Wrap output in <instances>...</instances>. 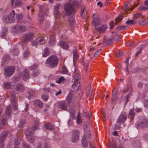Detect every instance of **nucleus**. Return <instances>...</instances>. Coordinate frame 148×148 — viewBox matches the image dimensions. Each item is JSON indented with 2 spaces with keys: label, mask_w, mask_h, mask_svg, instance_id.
<instances>
[{
  "label": "nucleus",
  "mask_w": 148,
  "mask_h": 148,
  "mask_svg": "<svg viewBox=\"0 0 148 148\" xmlns=\"http://www.w3.org/2000/svg\"><path fill=\"white\" fill-rule=\"evenodd\" d=\"M11 84L10 82H8L4 83L3 84V86L4 88L9 89L11 87Z\"/></svg>",
  "instance_id": "46"
},
{
  "label": "nucleus",
  "mask_w": 148,
  "mask_h": 148,
  "mask_svg": "<svg viewBox=\"0 0 148 148\" xmlns=\"http://www.w3.org/2000/svg\"><path fill=\"white\" fill-rule=\"evenodd\" d=\"M20 142L19 138H16L14 140V148H19Z\"/></svg>",
  "instance_id": "34"
},
{
  "label": "nucleus",
  "mask_w": 148,
  "mask_h": 148,
  "mask_svg": "<svg viewBox=\"0 0 148 148\" xmlns=\"http://www.w3.org/2000/svg\"><path fill=\"white\" fill-rule=\"evenodd\" d=\"M7 124V118L5 116H3L1 123V128H4Z\"/></svg>",
  "instance_id": "20"
},
{
  "label": "nucleus",
  "mask_w": 148,
  "mask_h": 148,
  "mask_svg": "<svg viewBox=\"0 0 148 148\" xmlns=\"http://www.w3.org/2000/svg\"><path fill=\"white\" fill-rule=\"evenodd\" d=\"M139 126L142 128L148 127V120L146 119H143L141 121Z\"/></svg>",
  "instance_id": "22"
},
{
  "label": "nucleus",
  "mask_w": 148,
  "mask_h": 148,
  "mask_svg": "<svg viewBox=\"0 0 148 148\" xmlns=\"http://www.w3.org/2000/svg\"><path fill=\"white\" fill-rule=\"evenodd\" d=\"M14 89L18 92H21L24 90V86L21 84H17L13 86Z\"/></svg>",
  "instance_id": "14"
},
{
  "label": "nucleus",
  "mask_w": 148,
  "mask_h": 148,
  "mask_svg": "<svg viewBox=\"0 0 148 148\" xmlns=\"http://www.w3.org/2000/svg\"><path fill=\"white\" fill-rule=\"evenodd\" d=\"M65 80V79L64 78V77L63 76H62L58 80L56 81V82L60 84L62 82Z\"/></svg>",
  "instance_id": "54"
},
{
  "label": "nucleus",
  "mask_w": 148,
  "mask_h": 148,
  "mask_svg": "<svg viewBox=\"0 0 148 148\" xmlns=\"http://www.w3.org/2000/svg\"><path fill=\"white\" fill-rule=\"evenodd\" d=\"M7 133L5 132H3L0 137V143H2L4 141L7 136Z\"/></svg>",
  "instance_id": "31"
},
{
  "label": "nucleus",
  "mask_w": 148,
  "mask_h": 148,
  "mask_svg": "<svg viewBox=\"0 0 148 148\" xmlns=\"http://www.w3.org/2000/svg\"><path fill=\"white\" fill-rule=\"evenodd\" d=\"M138 23L140 25H144L148 24V20L144 19L139 21Z\"/></svg>",
  "instance_id": "40"
},
{
  "label": "nucleus",
  "mask_w": 148,
  "mask_h": 148,
  "mask_svg": "<svg viewBox=\"0 0 148 148\" xmlns=\"http://www.w3.org/2000/svg\"><path fill=\"white\" fill-rule=\"evenodd\" d=\"M133 9L134 8L133 7H132L131 8H129L127 4H125L123 8V9L125 12L126 14L127 13L128 11H132Z\"/></svg>",
  "instance_id": "29"
},
{
  "label": "nucleus",
  "mask_w": 148,
  "mask_h": 148,
  "mask_svg": "<svg viewBox=\"0 0 148 148\" xmlns=\"http://www.w3.org/2000/svg\"><path fill=\"white\" fill-rule=\"evenodd\" d=\"M60 108L64 110L66 109L67 106L66 103L64 102H62L59 105Z\"/></svg>",
  "instance_id": "42"
},
{
  "label": "nucleus",
  "mask_w": 148,
  "mask_h": 148,
  "mask_svg": "<svg viewBox=\"0 0 148 148\" xmlns=\"http://www.w3.org/2000/svg\"><path fill=\"white\" fill-rule=\"evenodd\" d=\"M91 86L90 85H88L87 86L86 88V91L87 92V94L89 95L90 94L91 90Z\"/></svg>",
  "instance_id": "53"
},
{
  "label": "nucleus",
  "mask_w": 148,
  "mask_h": 148,
  "mask_svg": "<svg viewBox=\"0 0 148 148\" xmlns=\"http://www.w3.org/2000/svg\"><path fill=\"white\" fill-rule=\"evenodd\" d=\"M73 89L75 91L79 90L81 88L80 83L79 82L74 81L72 85Z\"/></svg>",
  "instance_id": "18"
},
{
  "label": "nucleus",
  "mask_w": 148,
  "mask_h": 148,
  "mask_svg": "<svg viewBox=\"0 0 148 148\" xmlns=\"http://www.w3.org/2000/svg\"><path fill=\"white\" fill-rule=\"evenodd\" d=\"M8 31L6 29L3 30L2 32L0 34V36L2 38H5L6 37V33Z\"/></svg>",
  "instance_id": "45"
},
{
  "label": "nucleus",
  "mask_w": 148,
  "mask_h": 148,
  "mask_svg": "<svg viewBox=\"0 0 148 148\" xmlns=\"http://www.w3.org/2000/svg\"><path fill=\"white\" fill-rule=\"evenodd\" d=\"M45 128L49 130H53L55 129V127L50 122L46 123L44 125Z\"/></svg>",
  "instance_id": "19"
},
{
  "label": "nucleus",
  "mask_w": 148,
  "mask_h": 148,
  "mask_svg": "<svg viewBox=\"0 0 148 148\" xmlns=\"http://www.w3.org/2000/svg\"><path fill=\"white\" fill-rule=\"evenodd\" d=\"M62 5L59 4H57L54 6L53 10V14L56 18H59L61 16V13L60 10L62 9Z\"/></svg>",
  "instance_id": "11"
},
{
  "label": "nucleus",
  "mask_w": 148,
  "mask_h": 148,
  "mask_svg": "<svg viewBox=\"0 0 148 148\" xmlns=\"http://www.w3.org/2000/svg\"><path fill=\"white\" fill-rule=\"evenodd\" d=\"M38 66L37 64H34L29 67V69L31 70H35L38 67Z\"/></svg>",
  "instance_id": "52"
},
{
  "label": "nucleus",
  "mask_w": 148,
  "mask_h": 148,
  "mask_svg": "<svg viewBox=\"0 0 148 148\" xmlns=\"http://www.w3.org/2000/svg\"><path fill=\"white\" fill-rule=\"evenodd\" d=\"M27 29L26 27L23 25H17L13 27L12 30L16 33H22L25 32Z\"/></svg>",
  "instance_id": "6"
},
{
  "label": "nucleus",
  "mask_w": 148,
  "mask_h": 148,
  "mask_svg": "<svg viewBox=\"0 0 148 148\" xmlns=\"http://www.w3.org/2000/svg\"><path fill=\"white\" fill-rule=\"evenodd\" d=\"M56 40L55 38V35L54 34L51 35L49 37V43L50 45H52L54 44Z\"/></svg>",
  "instance_id": "24"
},
{
  "label": "nucleus",
  "mask_w": 148,
  "mask_h": 148,
  "mask_svg": "<svg viewBox=\"0 0 148 148\" xmlns=\"http://www.w3.org/2000/svg\"><path fill=\"white\" fill-rule=\"evenodd\" d=\"M29 51L28 49H27L24 52L23 54V58H26L28 57L29 55Z\"/></svg>",
  "instance_id": "48"
},
{
  "label": "nucleus",
  "mask_w": 148,
  "mask_h": 148,
  "mask_svg": "<svg viewBox=\"0 0 148 148\" xmlns=\"http://www.w3.org/2000/svg\"><path fill=\"white\" fill-rule=\"evenodd\" d=\"M40 74V72L38 70H37L36 71H33L32 74L33 76L36 77L38 76Z\"/></svg>",
  "instance_id": "55"
},
{
  "label": "nucleus",
  "mask_w": 148,
  "mask_h": 148,
  "mask_svg": "<svg viewBox=\"0 0 148 148\" xmlns=\"http://www.w3.org/2000/svg\"><path fill=\"white\" fill-rule=\"evenodd\" d=\"M60 45L63 49L68 50L69 49V46L67 43L63 41L60 42Z\"/></svg>",
  "instance_id": "26"
},
{
  "label": "nucleus",
  "mask_w": 148,
  "mask_h": 148,
  "mask_svg": "<svg viewBox=\"0 0 148 148\" xmlns=\"http://www.w3.org/2000/svg\"><path fill=\"white\" fill-rule=\"evenodd\" d=\"M11 107L10 106H9L7 107L5 110L6 115L8 116H9L11 114Z\"/></svg>",
  "instance_id": "36"
},
{
  "label": "nucleus",
  "mask_w": 148,
  "mask_h": 148,
  "mask_svg": "<svg viewBox=\"0 0 148 148\" xmlns=\"http://www.w3.org/2000/svg\"><path fill=\"white\" fill-rule=\"evenodd\" d=\"M74 108L73 107H71L69 112L70 117L73 119H75V110L74 109Z\"/></svg>",
  "instance_id": "27"
},
{
  "label": "nucleus",
  "mask_w": 148,
  "mask_h": 148,
  "mask_svg": "<svg viewBox=\"0 0 148 148\" xmlns=\"http://www.w3.org/2000/svg\"><path fill=\"white\" fill-rule=\"evenodd\" d=\"M74 47L75 49L73 51V60L74 62H75L77 60L78 58V55L77 53L76 47L74 46Z\"/></svg>",
  "instance_id": "23"
},
{
  "label": "nucleus",
  "mask_w": 148,
  "mask_h": 148,
  "mask_svg": "<svg viewBox=\"0 0 148 148\" xmlns=\"http://www.w3.org/2000/svg\"><path fill=\"white\" fill-rule=\"evenodd\" d=\"M39 124V123L38 121L36 120L35 121L34 124V125L33 126L32 130L34 131V130H35L36 129H38V127Z\"/></svg>",
  "instance_id": "44"
},
{
  "label": "nucleus",
  "mask_w": 148,
  "mask_h": 148,
  "mask_svg": "<svg viewBox=\"0 0 148 148\" xmlns=\"http://www.w3.org/2000/svg\"><path fill=\"white\" fill-rule=\"evenodd\" d=\"M16 17L17 19L20 20L23 18V16L21 14H16Z\"/></svg>",
  "instance_id": "57"
},
{
  "label": "nucleus",
  "mask_w": 148,
  "mask_h": 148,
  "mask_svg": "<svg viewBox=\"0 0 148 148\" xmlns=\"http://www.w3.org/2000/svg\"><path fill=\"white\" fill-rule=\"evenodd\" d=\"M50 54V52L49 49L47 47L45 48L44 51L42 56L43 57H46Z\"/></svg>",
  "instance_id": "32"
},
{
  "label": "nucleus",
  "mask_w": 148,
  "mask_h": 148,
  "mask_svg": "<svg viewBox=\"0 0 148 148\" xmlns=\"http://www.w3.org/2000/svg\"><path fill=\"white\" fill-rule=\"evenodd\" d=\"M48 96L47 95L44 94L42 95V98L45 101H47L48 98Z\"/></svg>",
  "instance_id": "61"
},
{
  "label": "nucleus",
  "mask_w": 148,
  "mask_h": 148,
  "mask_svg": "<svg viewBox=\"0 0 148 148\" xmlns=\"http://www.w3.org/2000/svg\"><path fill=\"white\" fill-rule=\"evenodd\" d=\"M93 22L95 25H99L100 22V20L99 18L98 17H96L94 18L93 20Z\"/></svg>",
  "instance_id": "41"
},
{
  "label": "nucleus",
  "mask_w": 148,
  "mask_h": 148,
  "mask_svg": "<svg viewBox=\"0 0 148 148\" xmlns=\"http://www.w3.org/2000/svg\"><path fill=\"white\" fill-rule=\"evenodd\" d=\"M112 39L114 40L115 41H118L119 39V36L116 33H113L112 34Z\"/></svg>",
  "instance_id": "39"
},
{
  "label": "nucleus",
  "mask_w": 148,
  "mask_h": 148,
  "mask_svg": "<svg viewBox=\"0 0 148 148\" xmlns=\"http://www.w3.org/2000/svg\"><path fill=\"white\" fill-rule=\"evenodd\" d=\"M38 44V42L36 38L35 40L31 41V45L33 46L36 47H37Z\"/></svg>",
  "instance_id": "51"
},
{
  "label": "nucleus",
  "mask_w": 148,
  "mask_h": 148,
  "mask_svg": "<svg viewBox=\"0 0 148 148\" xmlns=\"http://www.w3.org/2000/svg\"><path fill=\"white\" fill-rule=\"evenodd\" d=\"M82 118L80 115L79 112L77 116V123L78 124L82 123Z\"/></svg>",
  "instance_id": "47"
},
{
  "label": "nucleus",
  "mask_w": 148,
  "mask_h": 148,
  "mask_svg": "<svg viewBox=\"0 0 148 148\" xmlns=\"http://www.w3.org/2000/svg\"><path fill=\"white\" fill-rule=\"evenodd\" d=\"M16 93L15 91H10V101L11 103H15L17 101V99L16 98Z\"/></svg>",
  "instance_id": "17"
},
{
  "label": "nucleus",
  "mask_w": 148,
  "mask_h": 148,
  "mask_svg": "<svg viewBox=\"0 0 148 148\" xmlns=\"http://www.w3.org/2000/svg\"><path fill=\"white\" fill-rule=\"evenodd\" d=\"M135 113L134 112V110L132 109H131L129 110L128 114V118H129L131 121L133 120Z\"/></svg>",
  "instance_id": "30"
},
{
  "label": "nucleus",
  "mask_w": 148,
  "mask_h": 148,
  "mask_svg": "<svg viewBox=\"0 0 148 148\" xmlns=\"http://www.w3.org/2000/svg\"><path fill=\"white\" fill-rule=\"evenodd\" d=\"M40 10L39 14V20L40 23L42 24L44 21L45 18L47 17V15L45 13V11H47V9H46L45 10L44 9V7L43 6H41L40 7Z\"/></svg>",
  "instance_id": "7"
},
{
  "label": "nucleus",
  "mask_w": 148,
  "mask_h": 148,
  "mask_svg": "<svg viewBox=\"0 0 148 148\" xmlns=\"http://www.w3.org/2000/svg\"><path fill=\"white\" fill-rule=\"evenodd\" d=\"M28 93L30 97H34L35 95V92L34 91L32 90L29 91L28 92Z\"/></svg>",
  "instance_id": "62"
},
{
  "label": "nucleus",
  "mask_w": 148,
  "mask_h": 148,
  "mask_svg": "<svg viewBox=\"0 0 148 148\" xmlns=\"http://www.w3.org/2000/svg\"><path fill=\"white\" fill-rule=\"evenodd\" d=\"M23 4L22 0H16L15 2V6L17 7H21L23 5Z\"/></svg>",
  "instance_id": "38"
},
{
  "label": "nucleus",
  "mask_w": 148,
  "mask_h": 148,
  "mask_svg": "<svg viewBox=\"0 0 148 148\" xmlns=\"http://www.w3.org/2000/svg\"><path fill=\"white\" fill-rule=\"evenodd\" d=\"M68 21L71 24H73L75 23L74 18L73 17L69 18L68 19Z\"/></svg>",
  "instance_id": "58"
},
{
  "label": "nucleus",
  "mask_w": 148,
  "mask_h": 148,
  "mask_svg": "<svg viewBox=\"0 0 148 148\" xmlns=\"http://www.w3.org/2000/svg\"><path fill=\"white\" fill-rule=\"evenodd\" d=\"M62 73L63 74H67L68 73V71L66 66L63 65L62 67Z\"/></svg>",
  "instance_id": "50"
},
{
  "label": "nucleus",
  "mask_w": 148,
  "mask_h": 148,
  "mask_svg": "<svg viewBox=\"0 0 148 148\" xmlns=\"http://www.w3.org/2000/svg\"><path fill=\"white\" fill-rule=\"evenodd\" d=\"M123 54V52L122 51H118L116 53L115 56L117 57H119L121 56Z\"/></svg>",
  "instance_id": "56"
},
{
  "label": "nucleus",
  "mask_w": 148,
  "mask_h": 148,
  "mask_svg": "<svg viewBox=\"0 0 148 148\" xmlns=\"http://www.w3.org/2000/svg\"><path fill=\"white\" fill-rule=\"evenodd\" d=\"M131 92L124 97L123 101L124 104V106L127 104V102L128 101L129 99L130 98V96L131 95Z\"/></svg>",
  "instance_id": "35"
},
{
  "label": "nucleus",
  "mask_w": 148,
  "mask_h": 148,
  "mask_svg": "<svg viewBox=\"0 0 148 148\" xmlns=\"http://www.w3.org/2000/svg\"><path fill=\"white\" fill-rule=\"evenodd\" d=\"M38 43L41 45H43L45 44V42L44 38L42 37H40L36 38Z\"/></svg>",
  "instance_id": "43"
},
{
  "label": "nucleus",
  "mask_w": 148,
  "mask_h": 148,
  "mask_svg": "<svg viewBox=\"0 0 148 148\" xmlns=\"http://www.w3.org/2000/svg\"><path fill=\"white\" fill-rule=\"evenodd\" d=\"M112 97L111 99V102L113 103L117 97V95L118 94L117 91L116 89H114L112 91Z\"/></svg>",
  "instance_id": "21"
},
{
  "label": "nucleus",
  "mask_w": 148,
  "mask_h": 148,
  "mask_svg": "<svg viewBox=\"0 0 148 148\" xmlns=\"http://www.w3.org/2000/svg\"><path fill=\"white\" fill-rule=\"evenodd\" d=\"M79 131L75 130L73 132L72 135L71 141L73 143H76L79 140Z\"/></svg>",
  "instance_id": "12"
},
{
  "label": "nucleus",
  "mask_w": 148,
  "mask_h": 148,
  "mask_svg": "<svg viewBox=\"0 0 148 148\" xmlns=\"http://www.w3.org/2000/svg\"><path fill=\"white\" fill-rule=\"evenodd\" d=\"M17 102H16L15 103H11L12 106H13V109L14 110H17L18 109Z\"/></svg>",
  "instance_id": "59"
},
{
  "label": "nucleus",
  "mask_w": 148,
  "mask_h": 148,
  "mask_svg": "<svg viewBox=\"0 0 148 148\" xmlns=\"http://www.w3.org/2000/svg\"><path fill=\"white\" fill-rule=\"evenodd\" d=\"M101 51L102 49H99L95 53L94 55V57H96L97 56H98L99 54L101 52Z\"/></svg>",
  "instance_id": "63"
},
{
  "label": "nucleus",
  "mask_w": 148,
  "mask_h": 148,
  "mask_svg": "<svg viewBox=\"0 0 148 148\" xmlns=\"http://www.w3.org/2000/svg\"><path fill=\"white\" fill-rule=\"evenodd\" d=\"M123 18V16L121 15H119V16L115 19V24H116L118 23V21L120 22L122 20Z\"/></svg>",
  "instance_id": "49"
},
{
  "label": "nucleus",
  "mask_w": 148,
  "mask_h": 148,
  "mask_svg": "<svg viewBox=\"0 0 148 148\" xmlns=\"http://www.w3.org/2000/svg\"><path fill=\"white\" fill-rule=\"evenodd\" d=\"M10 57L9 55L4 56L2 59V63L3 64L7 63L9 60Z\"/></svg>",
  "instance_id": "37"
},
{
  "label": "nucleus",
  "mask_w": 148,
  "mask_h": 148,
  "mask_svg": "<svg viewBox=\"0 0 148 148\" xmlns=\"http://www.w3.org/2000/svg\"><path fill=\"white\" fill-rule=\"evenodd\" d=\"M86 134H84V135L82 139V144L83 147H86L88 146V143L87 140H86V137L85 136Z\"/></svg>",
  "instance_id": "28"
},
{
  "label": "nucleus",
  "mask_w": 148,
  "mask_h": 148,
  "mask_svg": "<svg viewBox=\"0 0 148 148\" xmlns=\"http://www.w3.org/2000/svg\"><path fill=\"white\" fill-rule=\"evenodd\" d=\"M127 117V115L125 112H122L120 114L118 117L116 123H119V124L120 125L121 123H123L125 122Z\"/></svg>",
  "instance_id": "10"
},
{
  "label": "nucleus",
  "mask_w": 148,
  "mask_h": 148,
  "mask_svg": "<svg viewBox=\"0 0 148 148\" xmlns=\"http://www.w3.org/2000/svg\"><path fill=\"white\" fill-rule=\"evenodd\" d=\"M81 62L82 65L85 67L86 71L87 72L88 70L87 68L88 66L89 61L88 60L85 61L83 58H82L81 60Z\"/></svg>",
  "instance_id": "25"
},
{
  "label": "nucleus",
  "mask_w": 148,
  "mask_h": 148,
  "mask_svg": "<svg viewBox=\"0 0 148 148\" xmlns=\"http://www.w3.org/2000/svg\"><path fill=\"white\" fill-rule=\"evenodd\" d=\"M34 103L35 106H38L40 108H42L43 106V103L39 100H36L34 102Z\"/></svg>",
  "instance_id": "33"
},
{
  "label": "nucleus",
  "mask_w": 148,
  "mask_h": 148,
  "mask_svg": "<svg viewBox=\"0 0 148 148\" xmlns=\"http://www.w3.org/2000/svg\"><path fill=\"white\" fill-rule=\"evenodd\" d=\"M107 28V25L106 24L103 25L99 28L96 27V30L100 34L104 33Z\"/></svg>",
  "instance_id": "16"
},
{
  "label": "nucleus",
  "mask_w": 148,
  "mask_h": 148,
  "mask_svg": "<svg viewBox=\"0 0 148 148\" xmlns=\"http://www.w3.org/2000/svg\"><path fill=\"white\" fill-rule=\"evenodd\" d=\"M77 2H75L73 4H66L64 5V9L67 15H69L71 13L75 12L74 4H77Z\"/></svg>",
  "instance_id": "2"
},
{
  "label": "nucleus",
  "mask_w": 148,
  "mask_h": 148,
  "mask_svg": "<svg viewBox=\"0 0 148 148\" xmlns=\"http://www.w3.org/2000/svg\"><path fill=\"white\" fill-rule=\"evenodd\" d=\"M22 145L25 148H30V146L28 145L25 142L22 143Z\"/></svg>",
  "instance_id": "64"
},
{
  "label": "nucleus",
  "mask_w": 148,
  "mask_h": 148,
  "mask_svg": "<svg viewBox=\"0 0 148 148\" xmlns=\"http://www.w3.org/2000/svg\"><path fill=\"white\" fill-rule=\"evenodd\" d=\"M67 102L69 106H71V107H74L75 103L76 101V99L74 95L71 93H69L66 98Z\"/></svg>",
  "instance_id": "5"
},
{
  "label": "nucleus",
  "mask_w": 148,
  "mask_h": 148,
  "mask_svg": "<svg viewBox=\"0 0 148 148\" xmlns=\"http://www.w3.org/2000/svg\"><path fill=\"white\" fill-rule=\"evenodd\" d=\"M15 70V68L14 66H10L7 67L4 69V74L6 77H10L14 73Z\"/></svg>",
  "instance_id": "9"
},
{
  "label": "nucleus",
  "mask_w": 148,
  "mask_h": 148,
  "mask_svg": "<svg viewBox=\"0 0 148 148\" xmlns=\"http://www.w3.org/2000/svg\"><path fill=\"white\" fill-rule=\"evenodd\" d=\"M22 79L25 81H26L29 78V72L27 69L24 70L22 74Z\"/></svg>",
  "instance_id": "15"
},
{
  "label": "nucleus",
  "mask_w": 148,
  "mask_h": 148,
  "mask_svg": "<svg viewBox=\"0 0 148 148\" xmlns=\"http://www.w3.org/2000/svg\"><path fill=\"white\" fill-rule=\"evenodd\" d=\"M35 37L34 33L32 32H29L23 35L22 38V42L27 43L29 42Z\"/></svg>",
  "instance_id": "3"
},
{
  "label": "nucleus",
  "mask_w": 148,
  "mask_h": 148,
  "mask_svg": "<svg viewBox=\"0 0 148 148\" xmlns=\"http://www.w3.org/2000/svg\"><path fill=\"white\" fill-rule=\"evenodd\" d=\"M13 52L14 56H18L19 53V50L17 49H13Z\"/></svg>",
  "instance_id": "60"
},
{
  "label": "nucleus",
  "mask_w": 148,
  "mask_h": 148,
  "mask_svg": "<svg viewBox=\"0 0 148 148\" xmlns=\"http://www.w3.org/2000/svg\"><path fill=\"white\" fill-rule=\"evenodd\" d=\"M2 20L3 22L6 23H12L15 21V18L11 14L5 15L3 16Z\"/></svg>",
  "instance_id": "8"
},
{
  "label": "nucleus",
  "mask_w": 148,
  "mask_h": 148,
  "mask_svg": "<svg viewBox=\"0 0 148 148\" xmlns=\"http://www.w3.org/2000/svg\"><path fill=\"white\" fill-rule=\"evenodd\" d=\"M73 77L74 81L79 82L81 79V76L80 72L76 68L75 69Z\"/></svg>",
  "instance_id": "13"
},
{
  "label": "nucleus",
  "mask_w": 148,
  "mask_h": 148,
  "mask_svg": "<svg viewBox=\"0 0 148 148\" xmlns=\"http://www.w3.org/2000/svg\"><path fill=\"white\" fill-rule=\"evenodd\" d=\"M59 60L57 57L54 55L49 56L45 62V65L49 68H55L58 65Z\"/></svg>",
  "instance_id": "1"
},
{
  "label": "nucleus",
  "mask_w": 148,
  "mask_h": 148,
  "mask_svg": "<svg viewBox=\"0 0 148 148\" xmlns=\"http://www.w3.org/2000/svg\"><path fill=\"white\" fill-rule=\"evenodd\" d=\"M25 134L26 139L30 142L33 143L35 141V137L33 136L34 134V131L30 129L26 130Z\"/></svg>",
  "instance_id": "4"
}]
</instances>
